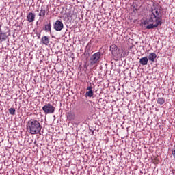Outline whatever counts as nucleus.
I'll use <instances>...</instances> for the list:
<instances>
[{
    "label": "nucleus",
    "mask_w": 175,
    "mask_h": 175,
    "mask_svg": "<svg viewBox=\"0 0 175 175\" xmlns=\"http://www.w3.org/2000/svg\"><path fill=\"white\" fill-rule=\"evenodd\" d=\"M9 113L11 116H14V114H16V109L14 108H10Z\"/></svg>",
    "instance_id": "16"
},
{
    "label": "nucleus",
    "mask_w": 175,
    "mask_h": 175,
    "mask_svg": "<svg viewBox=\"0 0 175 175\" xmlns=\"http://www.w3.org/2000/svg\"><path fill=\"white\" fill-rule=\"evenodd\" d=\"M27 132L31 135H39L42 131V124L40 122L35 119H31L26 124Z\"/></svg>",
    "instance_id": "2"
},
{
    "label": "nucleus",
    "mask_w": 175,
    "mask_h": 175,
    "mask_svg": "<svg viewBox=\"0 0 175 175\" xmlns=\"http://www.w3.org/2000/svg\"><path fill=\"white\" fill-rule=\"evenodd\" d=\"M157 102L158 105H163V103H165V98L162 97L158 98Z\"/></svg>",
    "instance_id": "15"
},
{
    "label": "nucleus",
    "mask_w": 175,
    "mask_h": 175,
    "mask_svg": "<svg viewBox=\"0 0 175 175\" xmlns=\"http://www.w3.org/2000/svg\"><path fill=\"white\" fill-rule=\"evenodd\" d=\"M41 43L45 46H49V43H50V38H49L46 36H43L41 38Z\"/></svg>",
    "instance_id": "9"
},
{
    "label": "nucleus",
    "mask_w": 175,
    "mask_h": 175,
    "mask_svg": "<svg viewBox=\"0 0 175 175\" xmlns=\"http://www.w3.org/2000/svg\"><path fill=\"white\" fill-rule=\"evenodd\" d=\"M42 110L47 116V114H53L55 111V107L53 106L51 103H46L43 107H42Z\"/></svg>",
    "instance_id": "4"
},
{
    "label": "nucleus",
    "mask_w": 175,
    "mask_h": 175,
    "mask_svg": "<svg viewBox=\"0 0 175 175\" xmlns=\"http://www.w3.org/2000/svg\"><path fill=\"white\" fill-rule=\"evenodd\" d=\"M35 14L32 13V12H29L27 15V21L29 23H33V21H35Z\"/></svg>",
    "instance_id": "8"
},
{
    "label": "nucleus",
    "mask_w": 175,
    "mask_h": 175,
    "mask_svg": "<svg viewBox=\"0 0 175 175\" xmlns=\"http://www.w3.org/2000/svg\"><path fill=\"white\" fill-rule=\"evenodd\" d=\"M5 31H2L1 30V27H0V43H2V42H5L6 39H8V36L10 35V29H9L8 27H5Z\"/></svg>",
    "instance_id": "5"
},
{
    "label": "nucleus",
    "mask_w": 175,
    "mask_h": 175,
    "mask_svg": "<svg viewBox=\"0 0 175 175\" xmlns=\"http://www.w3.org/2000/svg\"><path fill=\"white\" fill-rule=\"evenodd\" d=\"M141 65H147L148 64V58L147 57H142L139 59Z\"/></svg>",
    "instance_id": "11"
},
{
    "label": "nucleus",
    "mask_w": 175,
    "mask_h": 175,
    "mask_svg": "<svg viewBox=\"0 0 175 175\" xmlns=\"http://www.w3.org/2000/svg\"><path fill=\"white\" fill-rule=\"evenodd\" d=\"M156 58H157V53H149V55H148L149 61H151V62H154Z\"/></svg>",
    "instance_id": "10"
},
{
    "label": "nucleus",
    "mask_w": 175,
    "mask_h": 175,
    "mask_svg": "<svg viewBox=\"0 0 175 175\" xmlns=\"http://www.w3.org/2000/svg\"><path fill=\"white\" fill-rule=\"evenodd\" d=\"M110 51L114 59H120V58H125L126 57V52L124 49H118L116 44L110 46Z\"/></svg>",
    "instance_id": "3"
},
{
    "label": "nucleus",
    "mask_w": 175,
    "mask_h": 175,
    "mask_svg": "<svg viewBox=\"0 0 175 175\" xmlns=\"http://www.w3.org/2000/svg\"><path fill=\"white\" fill-rule=\"evenodd\" d=\"M153 3L149 15L143 24L146 25V24H148L146 26L147 29H153V28H157L159 25H161L162 24V10H161V5L158 3L154 2V1H152Z\"/></svg>",
    "instance_id": "1"
},
{
    "label": "nucleus",
    "mask_w": 175,
    "mask_h": 175,
    "mask_svg": "<svg viewBox=\"0 0 175 175\" xmlns=\"http://www.w3.org/2000/svg\"><path fill=\"white\" fill-rule=\"evenodd\" d=\"M85 96H88V98H92V96H94V91L93 90H88L85 93Z\"/></svg>",
    "instance_id": "14"
},
{
    "label": "nucleus",
    "mask_w": 175,
    "mask_h": 175,
    "mask_svg": "<svg viewBox=\"0 0 175 175\" xmlns=\"http://www.w3.org/2000/svg\"><path fill=\"white\" fill-rule=\"evenodd\" d=\"M38 16H40V17H45V16H46V8L42 7Z\"/></svg>",
    "instance_id": "12"
},
{
    "label": "nucleus",
    "mask_w": 175,
    "mask_h": 175,
    "mask_svg": "<svg viewBox=\"0 0 175 175\" xmlns=\"http://www.w3.org/2000/svg\"><path fill=\"white\" fill-rule=\"evenodd\" d=\"M87 91H92V85L90 84V86H88V88H86Z\"/></svg>",
    "instance_id": "17"
},
{
    "label": "nucleus",
    "mask_w": 175,
    "mask_h": 175,
    "mask_svg": "<svg viewBox=\"0 0 175 175\" xmlns=\"http://www.w3.org/2000/svg\"><path fill=\"white\" fill-rule=\"evenodd\" d=\"M53 27L54 29L57 31H62V29H64V23H62V21L57 20L53 24Z\"/></svg>",
    "instance_id": "7"
},
{
    "label": "nucleus",
    "mask_w": 175,
    "mask_h": 175,
    "mask_svg": "<svg viewBox=\"0 0 175 175\" xmlns=\"http://www.w3.org/2000/svg\"><path fill=\"white\" fill-rule=\"evenodd\" d=\"M44 31L46 32H51V23H49L44 26Z\"/></svg>",
    "instance_id": "13"
},
{
    "label": "nucleus",
    "mask_w": 175,
    "mask_h": 175,
    "mask_svg": "<svg viewBox=\"0 0 175 175\" xmlns=\"http://www.w3.org/2000/svg\"><path fill=\"white\" fill-rule=\"evenodd\" d=\"M100 61V53L97 52L90 57V65L94 66L99 64Z\"/></svg>",
    "instance_id": "6"
}]
</instances>
